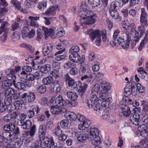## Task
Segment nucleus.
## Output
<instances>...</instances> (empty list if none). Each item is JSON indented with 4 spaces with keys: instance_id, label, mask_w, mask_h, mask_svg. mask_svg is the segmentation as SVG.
I'll use <instances>...</instances> for the list:
<instances>
[{
    "instance_id": "obj_16",
    "label": "nucleus",
    "mask_w": 148,
    "mask_h": 148,
    "mask_svg": "<svg viewBox=\"0 0 148 148\" xmlns=\"http://www.w3.org/2000/svg\"><path fill=\"white\" fill-rule=\"evenodd\" d=\"M14 92V90L11 88H8L5 91L4 95L5 97V101H8L10 103L12 100V97Z\"/></svg>"
},
{
    "instance_id": "obj_20",
    "label": "nucleus",
    "mask_w": 148,
    "mask_h": 148,
    "mask_svg": "<svg viewBox=\"0 0 148 148\" xmlns=\"http://www.w3.org/2000/svg\"><path fill=\"white\" fill-rule=\"evenodd\" d=\"M58 7L57 5H53L49 8L45 12V14L48 16H54L56 13V11L58 9Z\"/></svg>"
},
{
    "instance_id": "obj_37",
    "label": "nucleus",
    "mask_w": 148,
    "mask_h": 148,
    "mask_svg": "<svg viewBox=\"0 0 148 148\" xmlns=\"http://www.w3.org/2000/svg\"><path fill=\"white\" fill-rule=\"evenodd\" d=\"M66 95L67 97L71 100H77L78 98L77 93L74 91H68Z\"/></svg>"
},
{
    "instance_id": "obj_8",
    "label": "nucleus",
    "mask_w": 148,
    "mask_h": 148,
    "mask_svg": "<svg viewBox=\"0 0 148 148\" xmlns=\"http://www.w3.org/2000/svg\"><path fill=\"white\" fill-rule=\"evenodd\" d=\"M5 140L7 143H11L12 140L18 139V130L14 133H10L9 132H5L3 133Z\"/></svg>"
},
{
    "instance_id": "obj_49",
    "label": "nucleus",
    "mask_w": 148,
    "mask_h": 148,
    "mask_svg": "<svg viewBox=\"0 0 148 148\" xmlns=\"http://www.w3.org/2000/svg\"><path fill=\"white\" fill-rule=\"evenodd\" d=\"M85 75L82 76L81 78V79L82 81H84V82L89 83L90 82L92 77L89 74H86Z\"/></svg>"
},
{
    "instance_id": "obj_32",
    "label": "nucleus",
    "mask_w": 148,
    "mask_h": 148,
    "mask_svg": "<svg viewBox=\"0 0 148 148\" xmlns=\"http://www.w3.org/2000/svg\"><path fill=\"white\" fill-rule=\"evenodd\" d=\"M65 76L66 80L67 82V84L69 87L74 86L77 83L74 79L71 78L68 74H66Z\"/></svg>"
},
{
    "instance_id": "obj_3",
    "label": "nucleus",
    "mask_w": 148,
    "mask_h": 148,
    "mask_svg": "<svg viewBox=\"0 0 148 148\" xmlns=\"http://www.w3.org/2000/svg\"><path fill=\"white\" fill-rule=\"evenodd\" d=\"M133 35H132L128 32H126V33H123L119 36L117 41L118 42L120 45L124 49H127L130 44V41L133 40Z\"/></svg>"
},
{
    "instance_id": "obj_57",
    "label": "nucleus",
    "mask_w": 148,
    "mask_h": 148,
    "mask_svg": "<svg viewBox=\"0 0 148 148\" xmlns=\"http://www.w3.org/2000/svg\"><path fill=\"white\" fill-rule=\"evenodd\" d=\"M56 48L57 49L60 50L56 52L55 53L54 55L55 56H56L57 55L62 53L65 50L64 48L61 45H56Z\"/></svg>"
},
{
    "instance_id": "obj_28",
    "label": "nucleus",
    "mask_w": 148,
    "mask_h": 148,
    "mask_svg": "<svg viewBox=\"0 0 148 148\" xmlns=\"http://www.w3.org/2000/svg\"><path fill=\"white\" fill-rule=\"evenodd\" d=\"M57 101V105L60 106H66L67 104L69 103V100H64L62 97L60 95L56 98Z\"/></svg>"
},
{
    "instance_id": "obj_55",
    "label": "nucleus",
    "mask_w": 148,
    "mask_h": 148,
    "mask_svg": "<svg viewBox=\"0 0 148 148\" xmlns=\"http://www.w3.org/2000/svg\"><path fill=\"white\" fill-rule=\"evenodd\" d=\"M36 95L35 93L33 92H30L28 96V101L29 103H32L36 99Z\"/></svg>"
},
{
    "instance_id": "obj_18",
    "label": "nucleus",
    "mask_w": 148,
    "mask_h": 148,
    "mask_svg": "<svg viewBox=\"0 0 148 148\" xmlns=\"http://www.w3.org/2000/svg\"><path fill=\"white\" fill-rule=\"evenodd\" d=\"M88 85L86 84L82 85L81 83L78 82L76 84L75 87L77 88V92L81 95H83L86 90Z\"/></svg>"
},
{
    "instance_id": "obj_15",
    "label": "nucleus",
    "mask_w": 148,
    "mask_h": 148,
    "mask_svg": "<svg viewBox=\"0 0 148 148\" xmlns=\"http://www.w3.org/2000/svg\"><path fill=\"white\" fill-rule=\"evenodd\" d=\"M138 129L141 136L145 137L148 135V124L140 125L138 127Z\"/></svg>"
},
{
    "instance_id": "obj_9",
    "label": "nucleus",
    "mask_w": 148,
    "mask_h": 148,
    "mask_svg": "<svg viewBox=\"0 0 148 148\" xmlns=\"http://www.w3.org/2000/svg\"><path fill=\"white\" fill-rule=\"evenodd\" d=\"M53 135L56 137H58V139L60 141H64L67 138L66 136L62 134V132L60 126H58L53 130Z\"/></svg>"
},
{
    "instance_id": "obj_46",
    "label": "nucleus",
    "mask_w": 148,
    "mask_h": 148,
    "mask_svg": "<svg viewBox=\"0 0 148 148\" xmlns=\"http://www.w3.org/2000/svg\"><path fill=\"white\" fill-rule=\"evenodd\" d=\"M112 98L111 97H109L102 102L101 105V106L102 108V107H108L109 104L112 102Z\"/></svg>"
},
{
    "instance_id": "obj_59",
    "label": "nucleus",
    "mask_w": 148,
    "mask_h": 148,
    "mask_svg": "<svg viewBox=\"0 0 148 148\" xmlns=\"http://www.w3.org/2000/svg\"><path fill=\"white\" fill-rule=\"evenodd\" d=\"M100 63L98 61L94 62L93 65L92 67V70L94 72H96L99 69Z\"/></svg>"
},
{
    "instance_id": "obj_31",
    "label": "nucleus",
    "mask_w": 148,
    "mask_h": 148,
    "mask_svg": "<svg viewBox=\"0 0 148 148\" xmlns=\"http://www.w3.org/2000/svg\"><path fill=\"white\" fill-rule=\"evenodd\" d=\"M100 86L101 87V91L107 92L110 90L111 87L110 84L108 82L105 81L100 83Z\"/></svg>"
},
{
    "instance_id": "obj_56",
    "label": "nucleus",
    "mask_w": 148,
    "mask_h": 148,
    "mask_svg": "<svg viewBox=\"0 0 148 148\" xmlns=\"http://www.w3.org/2000/svg\"><path fill=\"white\" fill-rule=\"evenodd\" d=\"M40 140L39 141H41L42 143V141L44 145L46 146H48V145L49 144L50 139L47 136H44L42 138L39 139Z\"/></svg>"
},
{
    "instance_id": "obj_30",
    "label": "nucleus",
    "mask_w": 148,
    "mask_h": 148,
    "mask_svg": "<svg viewBox=\"0 0 148 148\" xmlns=\"http://www.w3.org/2000/svg\"><path fill=\"white\" fill-rule=\"evenodd\" d=\"M139 114L135 113L132 116H130V120L133 124L136 125H139Z\"/></svg>"
},
{
    "instance_id": "obj_19",
    "label": "nucleus",
    "mask_w": 148,
    "mask_h": 148,
    "mask_svg": "<svg viewBox=\"0 0 148 148\" xmlns=\"http://www.w3.org/2000/svg\"><path fill=\"white\" fill-rule=\"evenodd\" d=\"M147 14L146 12L145 9L144 8H141L140 22L142 25H146L147 22Z\"/></svg>"
},
{
    "instance_id": "obj_48",
    "label": "nucleus",
    "mask_w": 148,
    "mask_h": 148,
    "mask_svg": "<svg viewBox=\"0 0 148 148\" xmlns=\"http://www.w3.org/2000/svg\"><path fill=\"white\" fill-rule=\"evenodd\" d=\"M121 3L119 2V1H114L112 2L111 5V7L110 8V9H112V10H114L116 8H121L122 7L121 5Z\"/></svg>"
},
{
    "instance_id": "obj_40",
    "label": "nucleus",
    "mask_w": 148,
    "mask_h": 148,
    "mask_svg": "<svg viewBox=\"0 0 148 148\" xmlns=\"http://www.w3.org/2000/svg\"><path fill=\"white\" fill-rule=\"evenodd\" d=\"M148 42V33H147L144 39L142 40L140 43V45L138 48V49L139 51H141Z\"/></svg>"
},
{
    "instance_id": "obj_61",
    "label": "nucleus",
    "mask_w": 148,
    "mask_h": 148,
    "mask_svg": "<svg viewBox=\"0 0 148 148\" xmlns=\"http://www.w3.org/2000/svg\"><path fill=\"white\" fill-rule=\"evenodd\" d=\"M47 3L46 1H43L40 2L38 4V8L41 10H43L46 7Z\"/></svg>"
},
{
    "instance_id": "obj_39",
    "label": "nucleus",
    "mask_w": 148,
    "mask_h": 148,
    "mask_svg": "<svg viewBox=\"0 0 148 148\" xmlns=\"http://www.w3.org/2000/svg\"><path fill=\"white\" fill-rule=\"evenodd\" d=\"M32 125L31 121L30 120H27L25 122H23V121H21V127L24 129H29L31 127Z\"/></svg>"
},
{
    "instance_id": "obj_36",
    "label": "nucleus",
    "mask_w": 148,
    "mask_h": 148,
    "mask_svg": "<svg viewBox=\"0 0 148 148\" xmlns=\"http://www.w3.org/2000/svg\"><path fill=\"white\" fill-rule=\"evenodd\" d=\"M29 19L31 20L29 23V25L35 27H38L39 25L38 23L34 21H36L39 19V18L37 17H33L30 16L29 17Z\"/></svg>"
},
{
    "instance_id": "obj_62",
    "label": "nucleus",
    "mask_w": 148,
    "mask_h": 148,
    "mask_svg": "<svg viewBox=\"0 0 148 148\" xmlns=\"http://www.w3.org/2000/svg\"><path fill=\"white\" fill-rule=\"evenodd\" d=\"M74 65V64L73 62L69 61L64 63V67L65 69L68 70L73 67Z\"/></svg>"
},
{
    "instance_id": "obj_64",
    "label": "nucleus",
    "mask_w": 148,
    "mask_h": 148,
    "mask_svg": "<svg viewBox=\"0 0 148 148\" xmlns=\"http://www.w3.org/2000/svg\"><path fill=\"white\" fill-rule=\"evenodd\" d=\"M46 90V86L43 85L40 86L38 88V92L41 94H43L45 92Z\"/></svg>"
},
{
    "instance_id": "obj_1",
    "label": "nucleus",
    "mask_w": 148,
    "mask_h": 148,
    "mask_svg": "<svg viewBox=\"0 0 148 148\" xmlns=\"http://www.w3.org/2000/svg\"><path fill=\"white\" fill-rule=\"evenodd\" d=\"M78 15L80 17V25L83 27L95 24L98 18L97 14L88 9V6L85 1H82L79 7Z\"/></svg>"
},
{
    "instance_id": "obj_42",
    "label": "nucleus",
    "mask_w": 148,
    "mask_h": 148,
    "mask_svg": "<svg viewBox=\"0 0 148 148\" xmlns=\"http://www.w3.org/2000/svg\"><path fill=\"white\" fill-rule=\"evenodd\" d=\"M36 131V126L33 125L31 127L30 131L26 132L25 134L27 136L30 135L31 136L33 137L35 135Z\"/></svg>"
},
{
    "instance_id": "obj_50",
    "label": "nucleus",
    "mask_w": 148,
    "mask_h": 148,
    "mask_svg": "<svg viewBox=\"0 0 148 148\" xmlns=\"http://www.w3.org/2000/svg\"><path fill=\"white\" fill-rule=\"evenodd\" d=\"M53 91L55 93H57L60 90L61 88L60 85L58 83V82L56 81L53 82Z\"/></svg>"
},
{
    "instance_id": "obj_47",
    "label": "nucleus",
    "mask_w": 148,
    "mask_h": 148,
    "mask_svg": "<svg viewBox=\"0 0 148 148\" xmlns=\"http://www.w3.org/2000/svg\"><path fill=\"white\" fill-rule=\"evenodd\" d=\"M15 129V126L14 123H10L9 124L5 125L3 127V129L6 132L12 131Z\"/></svg>"
},
{
    "instance_id": "obj_43",
    "label": "nucleus",
    "mask_w": 148,
    "mask_h": 148,
    "mask_svg": "<svg viewBox=\"0 0 148 148\" xmlns=\"http://www.w3.org/2000/svg\"><path fill=\"white\" fill-rule=\"evenodd\" d=\"M53 78L51 77L48 76L43 78L42 82L44 85H49L53 82Z\"/></svg>"
},
{
    "instance_id": "obj_4",
    "label": "nucleus",
    "mask_w": 148,
    "mask_h": 148,
    "mask_svg": "<svg viewBox=\"0 0 148 148\" xmlns=\"http://www.w3.org/2000/svg\"><path fill=\"white\" fill-rule=\"evenodd\" d=\"M88 137L92 141V143L94 145H99L101 143L100 139L98 136L99 132L97 128L91 127L87 130Z\"/></svg>"
},
{
    "instance_id": "obj_33",
    "label": "nucleus",
    "mask_w": 148,
    "mask_h": 148,
    "mask_svg": "<svg viewBox=\"0 0 148 148\" xmlns=\"http://www.w3.org/2000/svg\"><path fill=\"white\" fill-rule=\"evenodd\" d=\"M88 4L93 9H96L100 4V0H88Z\"/></svg>"
},
{
    "instance_id": "obj_17",
    "label": "nucleus",
    "mask_w": 148,
    "mask_h": 148,
    "mask_svg": "<svg viewBox=\"0 0 148 148\" xmlns=\"http://www.w3.org/2000/svg\"><path fill=\"white\" fill-rule=\"evenodd\" d=\"M50 111L52 114L56 115L62 114L66 111V109L59 105H53L51 106Z\"/></svg>"
},
{
    "instance_id": "obj_7",
    "label": "nucleus",
    "mask_w": 148,
    "mask_h": 148,
    "mask_svg": "<svg viewBox=\"0 0 148 148\" xmlns=\"http://www.w3.org/2000/svg\"><path fill=\"white\" fill-rule=\"evenodd\" d=\"M12 70L8 69L5 72L7 75V79L4 80L2 82V86L4 87H8L11 86L16 78V77L12 73Z\"/></svg>"
},
{
    "instance_id": "obj_11",
    "label": "nucleus",
    "mask_w": 148,
    "mask_h": 148,
    "mask_svg": "<svg viewBox=\"0 0 148 148\" xmlns=\"http://www.w3.org/2000/svg\"><path fill=\"white\" fill-rule=\"evenodd\" d=\"M122 26L124 30L129 29L130 28V33L132 35H133L132 33L135 31V29L136 28V25L134 23L130 24L129 22L127 20L122 22Z\"/></svg>"
},
{
    "instance_id": "obj_25",
    "label": "nucleus",
    "mask_w": 148,
    "mask_h": 148,
    "mask_svg": "<svg viewBox=\"0 0 148 148\" xmlns=\"http://www.w3.org/2000/svg\"><path fill=\"white\" fill-rule=\"evenodd\" d=\"M123 101L124 103L127 104L128 105H132L133 107H136L140 105V103L137 101L135 100L134 101H132V99L129 98L128 97L123 98Z\"/></svg>"
},
{
    "instance_id": "obj_6",
    "label": "nucleus",
    "mask_w": 148,
    "mask_h": 148,
    "mask_svg": "<svg viewBox=\"0 0 148 148\" xmlns=\"http://www.w3.org/2000/svg\"><path fill=\"white\" fill-rule=\"evenodd\" d=\"M144 26L141 25L139 26L138 27V31H136L135 29V31L132 33V34H134V36H133V38L132 39L134 42L131 44L133 47L135 46L136 42H138L144 34L145 30Z\"/></svg>"
},
{
    "instance_id": "obj_10",
    "label": "nucleus",
    "mask_w": 148,
    "mask_h": 148,
    "mask_svg": "<svg viewBox=\"0 0 148 148\" xmlns=\"http://www.w3.org/2000/svg\"><path fill=\"white\" fill-rule=\"evenodd\" d=\"M137 92V91L135 86H132L127 84L125 88L124 94L125 96V97H128L131 94L133 96H135L136 95Z\"/></svg>"
},
{
    "instance_id": "obj_12",
    "label": "nucleus",
    "mask_w": 148,
    "mask_h": 148,
    "mask_svg": "<svg viewBox=\"0 0 148 148\" xmlns=\"http://www.w3.org/2000/svg\"><path fill=\"white\" fill-rule=\"evenodd\" d=\"M85 55H82L81 58L80 55L78 53L71 54L69 56V59L70 60L74 62L77 63L81 60L84 62L85 60Z\"/></svg>"
},
{
    "instance_id": "obj_5",
    "label": "nucleus",
    "mask_w": 148,
    "mask_h": 148,
    "mask_svg": "<svg viewBox=\"0 0 148 148\" xmlns=\"http://www.w3.org/2000/svg\"><path fill=\"white\" fill-rule=\"evenodd\" d=\"M91 95L88 102L89 108H93L95 111H100L102 109V108L99 103V100L97 95Z\"/></svg>"
},
{
    "instance_id": "obj_45",
    "label": "nucleus",
    "mask_w": 148,
    "mask_h": 148,
    "mask_svg": "<svg viewBox=\"0 0 148 148\" xmlns=\"http://www.w3.org/2000/svg\"><path fill=\"white\" fill-rule=\"evenodd\" d=\"M61 73V70H57L53 69V70L50 72V74L52 77L55 78L60 77Z\"/></svg>"
},
{
    "instance_id": "obj_38",
    "label": "nucleus",
    "mask_w": 148,
    "mask_h": 148,
    "mask_svg": "<svg viewBox=\"0 0 148 148\" xmlns=\"http://www.w3.org/2000/svg\"><path fill=\"white\" fill-rule=\"evenodd\" d=\"M80 70L81 72L83 73V75L89 74L90 71L88 64L85 63L81 64L80 67Z\"/></svg>"
},
{
    "instance_id": "obj_13",
    "label": "nucleus",
    "mask_w": 148,
    "mask_h": 148,
    "mask_svg": "<svg viewBox=\"0 0 148 148\" xmlns=\"http://www.w3.org/2000/svg\"><path fill=\"white\" fill-rule=\"evenodd\" d=\"M5 23H3L0 27V34L3 33V35L0 37V40L3 42H5L7 37L9 29L5 26Z\"/></svg>"
},
{
    "instance_id": "obj_22",
    "label": "nucleus",
    "mask_w": 148,
    "mask_h": 148,
    "mask_svg": "<svg viewBox=\"0 0 148 148\" xmlns=\"http://www.w3.org/2000/svg\"><path fill=\"white\" fill-rule=\"evenodd\" d=\"M22 71L21 72L20 74L19 75V77L21 78H23V81H25V77L27 73L31 72L32 71V69L31 67L28 66H24L22 69Z\"/></svg>"
},
{
    "instance_id": "obj_29",
    "label": "nucleus",
    "mask_w": 148,
    "mask_h": 148,
    "mask_svg": "<svg viewBox=\"0 0 148 148\" xmlns=\"http://www.w3.org/2000/svg\"><path fill=\"white\" fill-rule=\"evenodd\" d=\"M91 120L82 122L79 125L78 128L80 130H84L89 127L91 125Z\"/></svg>"
},
{
    "instance_id": "obj_41",
    "label": "nucleus",
    "mask_w": 148,
    "mask_h": 148,
    "mask_svg": "<svg viewBox=\"0 0 148 148\" xmlns=\"http://www.w3.org/2000/svg\"><path fill=\"white\" fill-rule=\"evenodd\" d=\"M51 66L48 64H46L42 66L40 68L42 73H48L51 70Z\"/></svg>"
},
{
    "instance_id": "obj_34",
    "label": "nucleus",
    "mask_w": 148,
    "mask_h": 148,
    "mask_svg": "<svg viewBox=\"0 0 148 148\" xmlns=\"http://www.w3.org/2000/svg\"><path fill=\"white\" fill-rule=\"evenodd\" d=\"M101 90L100 84H96L92 87L91 95H97L100 93Z\"/></svg>"
},
{
    "instance_id": "obj_44",
    "label": "nucleus",
    "mask_w": 148,
    "mask_h": 148,
    "mask_svg": "<svg viewBox=\"0 0 148 148\" xmlns=\"http://www.w3.org/2000/svg\"><path fill=\"white\" fill-rule=\"evenodd\" d=\"M110 12L112 17L115 19L121 20V18L119 16V14L116 10H112V9H110Z\"/></svg>"
},
{
    "instance_id": "obj_23",
    "label": "nucleus",
    "mask_w": 148,
    "mask_h": 148,
    "mask_svg": "<svg viewBox=\"0 0 148 148\" xmlns=\"http://www.w3.org/2000/svg\"><path fill=\"white\" fill-rule=\"evenodd\" d=\"M53 46L51 44L48 43L44 45L42 47V51L43 55L46 56L52 51Z\"/></svg>"
},
{
    "instance_id": "obj_53",
    "label": "nucleus",
    "mask_w": 148,
    "mask_h": 148,
    "mask_svg": "<svg viewBox=\"0 0 148 148\" xmlns=\"http://www.w3.org/2000/svg\"><path fill=\"white\" fill-rule=\"evenodd\" d=\"M138 75L141 79L145 78V75L147 74V72L142 67H140L138 70Z\"/></svg>"
},
{
    "instance_id": "obj_51",
    "label": "nucleus",
    "mask_w": 148,
    "mask_h": 148,
    "mask_svg": "<svg viewBox=\"0 0 148 148\" xmlns=\"http://www.w3.org/2000/svg\"><path fill=\"white\" fill-rule=\"evenodd\" d=\"M140 105L143 110L145 113H148V102L146 101H142L140 102Z\"/></svg>"
},
{
    "instance_id": "obj_60",
    "label": "nucleus",
    "mask_w": 148,
    "mask_h": 148,
    "mask_svg": "<svg viewBox=\"0 0 148 148\" xmlns=\"http://www.w3.org/2000/svg\"><path fill=\"white\" fill-rule=\"evenodd\" d=\"M78 69L76 66H73L69 71L70 74L72 75H77L78 73Z\"/></svg>"
},
{
    "instance_id": "obj_27",
    "label": "nucleus",
    "mask_w": 148,
    "mask_h": 148,
    "mask_svg": "<svg viewBox=\"0 0 148 148\" xmlns=\"http://www.w3.org/2000/svg\"><path fill=\"white\" fill-rule=\"evenodd\" d=\"M64 116L66 119L71 121H75L77 119V115L73 112H66L64 114Z\"/></svg>"
},
{
    "instance_id": "obj_2",
    "label": "nucleus",
    "mask_w": 148,
    "mask_h": 148,
    "mask_svg": "<svg viewBox=\"0 0 148 148\" xmlns=\"http://www.w3.org/2000/svg\"><path fill=\"white\" fill-rule=\"evenodd\" d=\"M106 34L105 30L100 31L99 29H90L87 31L86 34L89 35L90 39L92 40H94L96 38L95 44L97 46H99L101 44V36L103 42H105L106 40Z\"/></svg>"
},
{
    "instance_id": "obj_21",
    "label": "nucleus",
    "mask_w": 148,
    "mask_h": 148,
    "mask_svg": "<svg viewBox=\"0 0 148 148\" xmlns=\"http://www.w3.org/2000/svg\"><path fill=\"white\" fill-rule=\"evenodd\" d=\"M17 114L16 112L6 114L3 118L4 121L6 122H9L14 120L17 117Z\"/></svg>"
},
{
    "instance_id": "obj_14",
    "label": "nucleus",
    "mask_w": 148,
    "mask_h": 148,
    "mask_svg": "<svg viewBox=\"0 0 148 148\" xmlns=\"http://www.w3.org/2000/svg\"><path fill=\"white\" fill-rule=\"evenodd\" d=\"M128 105L127 104L124 103L123 101L121 102L119 105L123 114L126 117H128L131 112L130 108Z\"/></svg>"
},
{
    "instance_id": "obj_63",
    "label": "nucleus",
    "mask_w": 148,
    "mask_h": 148,
    "mask_svg": "<svg viewBox=\"0 0 148 148\" xmlns=\"http://www.w3.org/2000/svg\"><path fill=\"white\" fill-rule=\"evenodd\" d=\"M60 124L62 128L65 129L69 125V122L66 119L63 120L60 122Z\"/></svg>"
},
{
    "instance_id": "obj_26",
    "label": "nucleus",
    "mask_w": 148,
    "mask_h": 148,
    "mask_svg": "<svg viewBox=\"0 0 148 148\" xmlns=\"http://www.w3.org/2000/svg\"><path fill=\"white\" fill-rule=\"evenodd\" d=\"M46 127L45 125H41L38 129V136L39 139L42 138L46 134Z\"/></svg>"
},
{
    "instance_id": "obj_54",
    "label": "nucleus",
    "mask_w": 148,
    "mask_h": 148,
    "mask_svg": "<svg viewBox=\"0 0 148 148\" xmlns=\"http://www.w3.org/2000/svg\"><path fill=\"white\" fill-rule=\"evenodd\" d=\"M77 120L81 123L87 121L90 119L85 117L84 115L80 114H78L77 115Z\"/></svg>"
},
{
    "instance_id": "obj_35",
    "label": "nucleus",
    "mask_w": 148,
    "mask_h": 148,
    "mask_svg": "<svg viewBox=\"0 0 148 148\" xmlns=\"http://www.w3.org/2000/svg\"><path fill=\"white\" fill-rule=\"evenodd\" d=\"M42 29L45 33V37H47L50 36H53L55 34L54 31L52 28L48 29L43 26Z\"/></svg>"
},
{
    "instance_id": "obj_52",
    "label": "nucleus",
    "mask_w": 148,
    "mask_h": 148,
    "mask_svg": "<svg viewBox=\"0 0 148 148\" xmlns=\"http://www.w3.org/2000/svg\"><path fill=\"white\" fill-rule=\"evenodd\" d=\"M99 94V100L101 101L106 99L108 96V93L107 92L101 90Z\"/></svg>"
},
{
    "instance_id": "obj_24",
    "label": "nucleus",
    "mask_w": 148,
    "mask_h": 148,
    "mask_svg": "<svg viewBox=\"0 0 148 148\" xmlns=\"http://www.w3.org/2000/svg\"><path fill=\"white\" fill-rule=\"evenodd\" d=\"M75 135L78 140L80 142L85 141L88 138L87 136L84 132H79L75 133Z\"/></svg>"
},
{
    "instance_id": "obj_58",
    "label": "nucleus",
    "mask_w": 148,
    "mask_h": 148,
    "mask_svg": "<svg viewBox=\"0 0 148 148\" xmlns=\"http://www.w3.org/2000/svg\"><path fill=\"white\" fill-rule=\"evenodd\" d=\"M80 50L79 47L77 46H72L69 50V52L71 54L77 53Z\"/></svg>"
}]
</instances>
